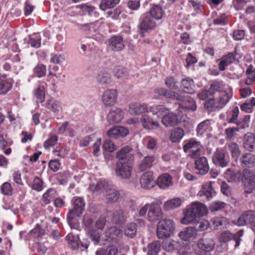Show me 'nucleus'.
I'll return each mask as SVG.
<instances>
[{
    "label": "nucleus",
    "mask_w": 255,
    "mask_h": 255,
    "mask_svg": "<svg viewBox=\"0 0 255 255\" xmlns=\"http://www.w3.org/2000/svg\"><path fill=\"white\" fill-rule=\"evenodd\" d=\"M198 97L200 100H206L205 109L214 111L223 108L230 101L231 96L222 90L219 82L212 84L208 89H204L199 93Z\"/></svg>",
    "instance_id": "obj_1"
},
{
    "label": "nucleus",
    "mask_w": 255,
    "mask_h": 255,
    "mask_svg": "<svg viewBox=\"0 0 255 255\" xmlns=\"http://www.w3.org/2000/svg\"><path fill=\"white\" fill-rule=\"evenodd\" d=\"M72 209L67 214V222L71 228L78 227V219L85 210V202L81 197H74L72 200Z\"/></svg>",
    "instance_id": "obj_2"
},
{
    "label": "nucleus",
    "mask_w": 255,
    "mask_h": 255,
    "mask_svg": "<svg viewBox=\"0 0 255 255\" xmlns=\"http://www.w3.org/2000/svg\"><path fill=\"white\" fill-rule=\"evenodd\" d=\"M184 216L181 222L183 224H189L195 221L201 216L207 214L206 207L201 203L196 202L192 203L187 206L184 212Z\"/></svg>",
    "instance_id": "obj_3"
},
{
    "label": "nucleus",
    "mask_w": 255,
    "mask_h": 255,
    "mask_svg": "<svg viewBox=\"0 0 255 255\" xmlns=\"http://www.w3.org/2000/svg\"><path fill=\"white\" fill-rule=\"evenodd\" d=\"M175 224L173 220L163 219L158 223L156 234L159 239H164L169 238L173 233Z\"/></svg>",
    "instance_id": "obj_4"
},
{
    "label": "nucleus",
    "mask_w": 255,
    "mask_h": 255,
    "mask_svg": "<svg viewBox=\"0 0 255 255\" xmlns=\"http://www.w3.org/2000/svg\"><path fill=\"white\" fill-rule=\"evenodd\" d=\"M156 26V23L151 15L147 13L142 15L137 25V30L139 35L144 37L145 33L152 30Z\"/></svg>",
    "instance_id": "obj_5"
},
{
    "label": "nucleus",
    "mask_w": 255,
    "mask_h": 255,
    "mask_svg": "<svg viewBox=\"0 0 255 255\" xmlns=\"http://www.w3.org/2000/svg\"><path fill=\"white\" fill-rule=\"evenodd\" d=\"M132 171V163L118 161L116 163L115 174L116 176L122 179H129L131 175Z\"/></svg>",
    "instance_id": "obj_6"
},
{
    "label": "nucleus",
    "mask_w": 255,
    "mask_h": 255,
    "mask_svg": "<svg viewBox=\"0 0 255 255\" xmlns=\"http://www.w3.org/2000/svg\"><path fill=\"white\" fill-rule=\"evenodd\" d=\"M213 162L217 166L222 168L228 166L230 162L228 154L222 149L217 148L212 158Z\"/></svg>",
    "instance_id": "obj_7"
},
{
    "label": "nucleus",
    "mask_w": 255,
    "mask_h": 255,
    "mask_svg": "<svg viewBox=\"0 0 255 255\" xmlns=\"http://www.w3.org/2000/svg\"><path fill=\"white\" fill-rule=\"evenodd\" d=\"M243 182L244 184L246 192L250 193L255 189V174L250 169L243 171Z\"/></svg>",
    "instance_id": "obj_8"
},
{
    "label": "nucleus",
    "mask_w": 255,
    "mask_h": 255,
    "mask_svg": "<svg viewBox=\"0 0 255 255\" xmlns=\"http://www.w3.org/2000/svg\"><path fill=\"white\" fill-rule=\"evenodd\" d=\"M162 211L160 203L153 202L149 204V210L147 211V219L150 222H155L161 218Z\"/></svg>",
    "instance_id": "obj_9"
},
{
    "label": "nucleus",
    "mask_w": 255,
    "mask_h": 255,
    "mask_svg": "<svg viewBox=\"0 0 255 255\" xmlns=\"http://www.w3.org/2000/svg\"><path fill=\"white\" fill-rule=\"evenodd\" d=\"M66 240L72 250H76L80 247L87 249L89 245L88 242L86 240H83L81 242L79 240V237L75 235L73 233H69L66 237Z\"/></svg>",
    "instance_id": "obj_10"
},
{
    "label": "nucleus",
    "mask_w": 255,
    "mask_h": 255,
    "mask_svg": "<svg viewBox=\"0 0 255 255\" xmlns=\"http://www.w3.org/2000/svg\"><path fill=\"white\" fill-rule=\"evenodd\" d=\"M108 46L111 50L115 52L123 50L125 47L123 37L119 35L112 36L108 40Z\"/></svg>",
    "instance_id": "obj_11"
},
{
    "label": "nucleus",
    "mask_w": 255,
    "mask_h": 255,
    "mask_svg": "<svg viewBox=\"0 0 255 255\" xmlns=\"http://www.w3.org/2000/svg\"><path fill=\"white\" fill-rule=\"evenodd\" d=\"M161 246L165 251L170 253L176 251L178 252L179 250L184 247V246H183V242L172 239L164 240L162 243Z\"/></svg>",
    "instance_id": "obj_12"
},
{
    "label": "nucleus",
    "mask_w": 255,
    "mask_h": 255,
    "mask_svg": "<svg viewBox=\"0 0 255 255\" xmlns=\"http://www.w3.org/2000/svg\"><path fill=\"white\" fill-rule=\"evenodd\" d=\"M132 150L130 146H126L117 152L116 157L119 159V161L132 163L134 155L131 152Z\"/></svg>",
    "instance_id": "obj_13"
},
{
    "label": "nucleus",
    "mask_w": 255,
    "mask_h": 255,
    "mask_svg": "<svg viewBox=\"0 0 255 255\" xmlns=\"http://www.w3.org/2000/svg\"><path fill=\"white\" fill-rule=\"evenodd\" d=\"M201 145L199 141L192 139L183 146V150L186 153H189L192 157H196L199 152Z\"/></svg>",
    "instance_id": "obj_14"
},
{
    "label": "nucleus",
    "mask_w": 255,
    "mask_h": 255,
    "mask_svg": "<svg viewBox=\"0 0 255 255\" xmlns=\"http://www.w3.org/2000/svg\"><path fill=\"white\" fill-rule=\"evenodd\" d=\"M122 231L116 227H111L105 232L106 240L113 243H117L122 236Z\"/></svg>",
    "instance_id": "obj_15"
},
{
    "label": "nucleus",
    "mask_w": 255,
    "mask_h": 255,
    "mask_svg": "<svg viewBox=\"0 0 255 255\" xmlns=\"http://www.w3.org/2000/svg\"><path fill=\"white\" fill-rule=\"evenodd\" d=\"M118 94L115 89L106 90L102 96L103 104L106 106H112L116 102Z\"/></svg>",
    "instance_id": "obj_16"
},
{
    "label": "nucleus",
    "mask_w": 255,
    "mask_h": 255,
    "mask_svg": "<svg viewBox=\"0 0 255 255\" xmlns=\"http://www.w3.org/2000/svg\"><path fill=\"white\" fill-rule=\"evenodd\" d=\"M195 168L198 171V173L201 175L206 174L209 170L208 160L204 156L197 158L195 160Z\"/></svg>",
    "instance_id": "obj_17"
},
{
    "label": "nucleus",
    "mask_w": 255,
    "mask_h": 255,
    "mask_svg": "<svg viewBox=\"0 0 255 255\" xmlns=\"http://www.w3.org/2000/svg\"><path fill=\"white\" fill-rule=\"evenodd\" d=\"M124 116V112L120 108H113L107 115V120L110 124H114L121 121Z\"/></svg>",
    "instance_id": "obj_18"
},
{
    "label": "nucleus",
    "mask_w": 255,
    "mask_h": 255,
    "mask_svg": "<svg viewBox=\"0 0 255 255\" xmlns=\"http://www.w3.org/2000/svg\"><path fill=\"white\" fill-rule=\"evenodd\" d=\"M96 79L98 84L104 88L109 86L112 82L111 74L105 70L99 71Z\"/></svg>",
    "instance_id": "obj_19"
},
{
    "label": "nucleus",
    "mask_w": 255,
    "mask_h": 255,
    "mask_svg": "<svg viewBox=\"0 0 255 255\" xmlns=\"http://www.w3.org/2000/svg\"><path fill=\"white\" fill-rule=\"evenodd\" d=\"M140 183L143 188L150 189L152 188L155 183L153 179L152 173L150 172L144 173L140 178Z\"/></svg>",
    "instance_id": "obj_20"
},
{
    "label": "nucleus",
    "mask_w": 255,
    "mask_h": 255,
    "mask_svg": "<svg viewBox=\"0 0 255 255\" xmlns=\"http://www.w3.org/2000/svg\"><path fill=\"white\" fill-rule=\"evenodd\" d=\"M215 243L211 238H202L198 242L199 248L205 252H209L214 248Z\"/></svg>",
    "instance_id": "obj_21"
},
{
    "label": "nucleus",
    "mask_w": 255,
    "mask_h": 255,
    "mask_svg": "<svg viewBox=\"0 0 255 255\" xmlns=\"http://www.w3.org/2000/svg\"><path fill=\"white\" fill-rule=\"evenodd\" d=\"M143 127L146 129H153L157 128L159 125L158 122L154 121L147 115H143L140 119Z\"/></svg>",
    "instance_id": "obj_22"
},
{
    "label": "nucleus",
    "mask_w": 255,
    "mask_h": 255,
    "mask_svg": "<svg viewBox=\"0 0 255 255\" xmlns=\"http://www.w3.org/2000/svg\"><path fill=\"white\" fill-rule=\"evenodd\" d=\"M105 190L104 196L105 197L106 202L108 204L116 202L120 197L119 191L113 188H109L108 189L105 188Z\"/></svg>",
    "instance_id": "obj_23"
},
{
    "label": "nucleus",
    "mask_w": 255,
    "mask_h": 255,
    "mask_svg": "<svg viewBox=\"0 0 255 255\" xmlns=\"http://www.w3.org/2000/svg\"><path fill=\"white\" fill-rule=\"evenodd\" d=\"M225 176L229 182H240L243 180V172L241 171H233L230 169H228L225 173Z\"/></svg>",
    "instance_id": "obj_24"
},
{
    "label": "nucleus",
    "mask_w": 255,
    "mask_h": 255,
    "mask_svg": "<svg viewBox=\"0 0 255 255\" xmlns=\"http://www.w3.org/2000/svg\"><path fill=\"white\" fill-rule=\"evenodd\" d=\"M194 81L192 79L186 78L181 80L180 88L184 93L190 94L194 93Z\"/></svg>",
    "instance_id": "obj_25"
},
{
    "label": "nucleus",
    "mask_w": 255,
    "mask_h": 255,
    "mask_svg": "<svg viewBox=\"0 0 255 255\" xmlns=\"http://www.w3.org/2000/svg\"><path fill=\"white\" fill-rule=\"evenodd\" d=\"M157 185L161 189H166L172 185V177L168 173L160 175L157 179Z\"/></svg>",
    "instance_id": "obj_26"
},
{
    "label": "nucleus",
    "mask_w": 255,
    "mask_h": 255,
    "mask_svg": "<svg viewBox=\"0 0 255 255\" xmlns=\"http://www.w3.org/2000/svg\"><path fill=\"white\" fill-rule=\"evenodd\" d=\"M129 109L130 113L135 115L148 112L147 105L145 104L131 103L129 106Z\"/></svg>",
    "instance_id": "obj_27"
},
{
    "label": "nucleus",
    "mask_w": 255,
    "mask_h": 255,
    "mask_svg": "<svg viewBox=\"0 0 255 255\" xmlns=\"http://www.w3.org/2000/svg\"><path fill=\"white\" fill-rule=\"evenodd\" d=\"M155 158L153 155L145 156L138 165V170L142 172L151 168L155 161Z\"/></svg>",
    "instance_id": "obj_28"
},
{
    "label": "nucleus",
    "mask_w": 255,
    "mask_h": 255,
    "mask_svg": "<svg viewBox=\"0 0 255 255\" xmlns=\"http://www.w3.org/2000/svg\"><path fill=\"white\" fill-rule=\"evenodd\" d=\"M240 161L243 166L253 167L255 165V155L250 153H245L241 157Z\"/></svg>",
    "instance_id": "obj_29"
},
{
    "label": "nucleus",
    "mask_w": 255,
    "mask_h": 255,
    "mask_svg": "<svg viewBox=\"0 0 255 255\" xmlns=\"http://www.w3.org/2000/svg\"><path fill=\"white\" fill-rule=\"evenodd\" d=\"M162 122L166 127L175 126L178 123L177 116L173 113L168 112V113L163 117Z\"/></svg>",
    "instance_id": "obj_30"
},
{
    "label": "nucleus",
    "mask_w": 255,
    "mask_h": 255,
    "mask_svg": "<svg viewBox=\"0 0 255 255\" xmlns=\"http://www.w3.org/2000/svg\"><path fill=\"white\" fill-rule=\"evenodd\" d=\"M45 107L54 113H59L62 111V107L60 102L53 98L46 101Z\"/></svg>",
    "instance_id": "obj_31"
},
{
    "label": "nucleus",
    "mask_w": 255,
    "mask_h": 255,
    "mask_svg": "<svg viewBox=\"0 0 255 255\" xmlns=\"http://www.w3.org/2000/svg\"><path fill=\"white\" fill-rule=\"evenodd\" d=\"M107 215H112V221L116 224H123L125 221L124 212L121 209L116 210L113 213L110 211H107Z\"/></svg>",
    "instance_id": "obj_32"
},
{
    "label": "nucleus",
    "mask_w": 255,
    "mask_h": 255,
    "mask_svg": "<svg viewBox=\"0 0 255 255\" xmlns=\"http://www.w3.org/2000/svg\"><path fill=\"white\" fill-rule=\"evenodd\" d=\"M190 224H193V225L192 226L196 233L197 232H201L206 230L209 227V223L207 221L204 220L203 219H197L195 221H193L192 223Z\"/></svg>",
    "instance_id": "obj_33"
},
{
    "label": "nucleus",
    "mask_w": 255,
    "mask_h": 255,
    "mask_svg": "<svg viewBox=\"0 0 255 255\" xmlns=\"http://www.w3.org/2000/svg\"><path fill=\"white\" fill-rule=\"evenodd\" d=\"M196 233L192 226L186 228L183 231L179 234V237L183 241H189L190 238H194L196 236Z\"/></svg>",
    "instance_id": "obj_34"
},
{
    "label": "nucleus",
    "mask_w": 255,
    "mask_h": 255,
    "mask_svg": "<svg viewBox=\"0 0 255 255\" xmlns=\"http://www.w3.org/2000/svg\"><path fill=\"white\" fill-rule=\"evenodd\" d=\"M168 109L162 105H153L150 108V112L158 117L163 119L168 112Z\"/></svg>",
    "instance_id": "obj_35"
},
{
    "label": "nucleus",
    "mask_w": 255,
    "mask_h": 255,
    "mask_svg": "<svg viewBox=\"0 0 255 255\" xmlns=\"http://www.w3.org/2000/svg\"><path fill=\"white\" fill-rule=\"evenodd\" d=\"M181 203V199L176 198L165 202L163 208L165 210L169 211L180 207Z\"/></svg>",
    "instance_id": "obj_36"
},
{
    "label": "nucleus",
    "mask_w": 255,
    "mask_h": 255,
    "mask_svg": "<svg viewBox=\"0 0 255 255\" xmlns=\"http://www.w3.org/2000/svg\"><path fill=\"white\" fill-rule=\"evenodd\" d=\"M147 14L151 15L153 19H160L163 14L162 7L159 5H153Z\"/></svg>",
    "instance_id": "obj_37"
},
{
    "label": "nucleus",
    "mask_w": 255,
    "mask_h": 255,
    "mask_svg": "<svg viewBox=\"0 0 255 255\" xmlns=\"http://www.w3.org/2000/svg\"><path fill=\"white\" fill-rule=\"evenodd\" d=\"M184 131L181 128H175L172 132L170 135V140L172 142L179 141L183 135Z\"/></svg>",
    "instance_id": "obj_38"
},
{
    "label": "nucleus",
    "mask_w": 255,
    "mask_h": 255,
    "mask_svg": "<svg viewBox=\"0 0 255 255\" xmlns=\"http://www.w3.org/2000/svg\"><path fill=\"white\" fill-rule=\"evenodd\" d=\"M246 224H250L255 227V211L248 210L243 213Z\"/></svg>",
    "instance_id": "obj_39"
},
{
    "label": "nucleus",
    "mask_w": 255,
    "mask_h": 255,
    "mask_svg": "<svg viewBox=\"0 0 255 255\" xmlns=\"http://www.w3.org/2000/svg\"><path fill=\"white\" fill-rule=\"evenodd\" d=\"M212 223L217 230L224 228L228 224V220L224 217H216L212 219Z\"/></svg>",
    "instance_id": "obj_40"
},
{
    "label": "nucleus",
    "mask_w": 255,
    "mask_h": 255,
    "mask_svg": "<svg viewBox=\"0 0 255 255\" xmlns=\"http://www.w3.org/2000/svg\"><path fill=\"white\" fill-rule=\"evenodd\" d=\"M202 192L206 197L207 200H210L216 194L212 187V182H210L209 184L204 185L202 187Z\"/></svg>",
    "instance_id": "obj_41"
},
{
    "label": "nucleus",
    "mask_w": 255,
    "mask_h": 255,
    "mask_svg": "<svg viewBox=\"0 0 255 255\" xmlns=\"http://www.w3.org/2000/svg\"><path fill=\"white\" fill-rule=\"evenodd\" d=\"M120 0H102L99 7L100 8L105 11L108 8H112L114 7L120 2Z\"/></svg>",
    "instance_id": "obj_42"
},
{
    "label": "nucleus",
    "mask_w": 255,
    "mask_h": 255,
    "mask_svg": "<svg viewBox=\"0 0 255 255\" xmlns=\"http://www.w3.org/2000/svg\"><path fill=\"white\" fill-rule=\"evenodd\" d=\"M137 231L136 225L134 223H130L127 225L125 229V234L130 238H133Z\"/></svg>",
    "instance_id": "obj_43"
},
{
    "label": "nucleus",
    "mask_w": 255,
    "mask_h": 255,
    "mask_svg": "<svg viewBox=\"0 0 255 255\" xmlns=\"http://www.w3.org/2000/svg\"><path fill=\"white\" fill-rule=\"evenodd\" d=\"M161 245L159 242L155 241L148 245V255H156L160 251Z\"/></svg>",
    "instance_id": "obj_44"
},
{
    "label": "nucleus",
    "mask_w": 255,
    "mask_h": 255,
    "mask_svg": "<svg viewBox=\"0 0 255 255\" xmlns=\"http://www.w3.org/2000/svg\"><path fill=\"white\" fill-rule=\"evenodd\" d=\"M88 233L90 239L94 242L95 245L99 244L102 245L104 244V243L102 242L100 234L97 230L90 229Z\"/></svg>",
    "instance_id": "obj_45"
},
{
    "label": "nucleus",
    "mask_w": 255,
    "mask_h": 255,
    "mask_svg": "<svg viewBox=\"0 0 255 255\" xmlns=\"http://www.w3.org/2000/svg\"><path fill=\"white\" fill-rule=\"evenodd\" d=\"M154 92L160 96H163L165 98L171 99H172L173 97L175 95L174 92L163 88H156L154 90Z\"/></svg>",
    "instance_id": "obj_46"
},
{
    "label": "nucleus",
    "mask_w": 255,
    "mask_h": 255,
    "mask_svg": "<svg viewBox=\"0 0 255 255\" xmlns=\"http://www.w3.org/2000/svg\"><path fill=\"white\" fill-rule=\"evenodd\" d=\"M183 107L185 109L191 111H194L197 108L195 101L191 97H188L187 99L185 100Z\"/></svg>",
    "instance_id": "obj_47"
},
{
    "label": "nucleus",
    "mask_w": 255,
    "mask_h": 255,
    "mask_svg": "<svg viewBox=\"0 0 255 255\" xmlns=\"http://www.w3.org/2000/svg\"><path fill=\"white\" fill-rule=\"evenodd\" d=\"M33 72L37 77H43L46 75V66L43 64H38L33 69Z\"/></svg>",
    "instance_id": "obj_48"
},
{
    "label": "nucleus",
    "mask_w": 255,
    "mask_h": 255,
    "mask_svg": "<svg viewBox=\"0 0 255 255\" xmlns=\"http://www.w3.org/2000/svg\"><path fill=\"white\" fill-rule=\"evenodd\" d=\"M228 149L231 153L234 159H237L240 154V150L238 145L235 142H231L228 145Z\"/></svg>",
    "instance_id": "obj_49"
},
{
    "label": "nucleus",
    "mask_w": 255,
    "mask_h": 255,
    "mask_svg": "<svg viewBox=\"0 0 255 255\" xmlns=\"http://www.w3.org/2000/svg\"><path fill=\"white\" fill-rule=\"evenodd\" d=\"M255 140L253 136L246 134L244 138V146L248 150L251 151L254 148Z\"/></svg>",
    "instance_id": "obj_50"
},
{
    "label": "nucleus",
    "mask_w": 255,
    "mask_h": 255,
    "mask_svg": "<svg viewBox=\"0 0 255 255\" xmlns=\"http://www.w3.org/2000/svg\"><path fill=\"white\" fill-rule=\"evenodd\" d=\"M209 127V121L206 120L200 123L197 126L196 131L198 135L202 136Z\"/></svg>",
    "instance_id": "obj_51"
},
{
    "label": "nucleus",
    "mask_w": 255,
    "mask_h": 255,
    "mask_svg": "<svg viewBox=\"0 0 255 255\" xmlns=\"http://www.w3.org/2000/svg\"><path fill=\"white\" fill-rule=\"evenodd\" d=\"M250 116L249 115L245 116L243 119H240L239 121L236 123L239 130L241 129H245L249 127Z\"/></svg>",
    "instance_id": "obj_52"
},
{
    "label": "nucleus",
    "mask_w": 255,
    "mask_h": 255,
    "mask_svg": "<svg viewBox=\"0 0 255 255\" xmlns=\"http://www.w3.org/2000/svg\"><path fill=\"white\" fill-rule=\"evenodd\" d=\"M235 236L229 231L223 232L220 236L219 240L222 243H226L233 240L234 242Z\"/></svg>",
    "instance_id": "obj_53"
},
{
    "label": "nucleus",
    "mask_w": 255,
    "mask_h": 255,
    "mask_svg": "<svg viewBox=\"0 0 255 255\" xmlns=\"http://www.w3.org/2000/svg\"><path fill=\"white\" fill-rule=\"evenodd\" d=\"M166 85L170 89L177 90L179 88L178 82L173 77H168L165 79Z\"/></svg>",
    "instance_id": "obj_54"
},
{
    "label": "nucleus",
    "mask_w": 255,
    "mask_h": 255,
    "mask_svg": "<svg viewBox=\"0 0 255 255\" xmlns=\"http://www.w3.org/2000/svg\"><path fill=\"white\" fill-rule=\"evenodd\" d=\"M226 204L223 202L215 201L213 202L209 206L211 212H216L222 210L225 208Z\"/></svg>",
    "instance_id": "obj_55"
},
{
    "label": "nucleus",
    "mask_w": 255,
    "mask_h": 255,
    "mask_svg": "<svg viewBox=\"0 0 255 255\" xmlns=\"http://www.w3.org/2000/svg\"><path fill=\"white\" fill-rule=\"evenodd\" d=\"M35 96L37 102L42 103L45 99L44 88L43 86H39L35 91Z\"/></svg>",
    "instance_id": "obj_56"
},
{
    "label": "nucleus",
    "mask_w": 255,
    "mask_h": 255,
    "mask_svg": "<svg viewBox=\"0 0 255 255\" xmlns=\"http://www.w3.org/2000/svg\"><path fill=\"white\" fill-rule=\"evenodd\" d=\"M239 131V128L236 127L228 128L225 129V134L226 136V138L228 139H232L235 137L237 132Z\"/></svg>",
    "instance_id": "obj_57"
},
{
    "label": "nucleus",
    "mask_w": 255,
    "mask_h": 255,
    "mask_svg": "<svg viewBox=\"0 0 255 255\" xmlns=\"http://www.w3.org/2000/svg\"><path fill=\"white\" fill-rule=\"evenodd\" d=\"M76 7L83 10L84 12H87L89 15H92L96 9L95 6L89 5L86 4L77 5Z\"/></svg>",
    "instance_id": "obj_58"
},
{
    "label": "nucleus",
    "mask_w": 255,
    "mask_h": 255,
    "mask_svg": "<svg viewBox=\"0 0 255 255\" xmlns=\"http://www.w3.org/2000/svg\"><path fill=\"white\" fill-rule=\"evenodd\" d=\"M11 85L7 81L3 80L0 82V94H5L10 90Z\"/></svg>",
    "instance_id": "obj_59"
},
{
    "label": "nucleus",
    "mask_w": 255,
    "mask_h": 255,
    "mask_svg": "<svg viewBox=\"0 0 255 255\" xmlns=\"http://www.w3.org/2000/svg\"><path fill=\"white\" fill-rule=\"evenodd\" d=\"M1 193L5 195H11L12 193V188L11 184L8 182H4L0 186Z\"/></svg>",
    "instance_id": "obj_60"
},
{
    "label": "nucleus",
    "mask_w": 255,
    "mask_h": 255,
    "mask_svg": "<svg viewBox=\"0 0 255 255\" xmlns=\"http://www.w3.org/2000/svg\"><path fill=\"white\" fill-rule=\"evenodd\" d=\"M78 28L84 31H92V30L95 31V23L93 22L86 24H77Z\"/></svg>",
    "instance_id": "obj_61"
},
{
    "label": "nucleus",
    "mask_w": 255,
    "mask_h": 255,
    "mask_svg": "<svg viewBox=\"0 0 255 255\" xmlns=\"http://www.w3.org/2000/svg\"><path fill=\"white\" fill-rule=\"evenodd\" d=\"M58 140V137L56 135H52L48 138L44 142V147L45 149H48L50 147L55 145Z\"/></svg>",
    "instance_id": "obj_62"
},
{
    "label": "nucleus",
    "mask_w": 255,
    "mask_h": 255,
    "mask_svg": "<svg viewBox=\"0 0 255 255\" xmlns=\"http://www.w3.org/2000/svg\"><path fill=\"white\" fill-rule=\"evenodd\" d=\"M43 181L38 177L35 176L33 180L32 188L37 191H40L43 189Z\"/></svg>",
    "instance_id": "obj_63"
},
{
    "label": "nucleus",
    "mask_w": 255,
    "mask_h": 255,
    "mask_svg": "<svg viewBox=\"0 0 255 255\" xmlns=\"http://www.w3.org/2000/svg\"><path fill=\"white\" fill-rule=\"evenodd\" d=\"M113 72L114 75L117 77V78L119 79L125 75L126 73V70L123 67L118 66L115 67Z\"/></svg>",
    "instance_id": "obj_64"
}]
</instances>
